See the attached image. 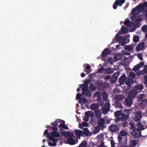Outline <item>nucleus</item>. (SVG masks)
<instances>
[{
	"instance_id": "864d4df0",
	"label": "nucleus",
	"mask_w": 147,
	"mask_h": 147,
	"mask_svg": "<svg viewBox=\"0 0 147 147\" xmlns=\"http://www.w3.org/2000/svg\"><path fill=\"white\" fill-rule=\"evenodd\" d=\"M82 94H81L78 93L76 96V98L79 100L81 98Z\"/></svg>"
},
{
	"instance_id": "cd10ccee",
	"label": "nucleus",
	"mask_w": 147,
	"mask_h": 147,
	"mask_svg": "<svg viewBox=\"0 0 147 147\" xmlns=\"http://www.w3.org/2000/svg\"><path fill=\"white\" fill-rule=\"evenodd\" d=\"M97 100L99 105L102 106L103 105L104 102L102 100L100 96H98V98Z\"/></svg>"
},
{
	"instance_id": "052dcab7",
	"label": "nucleus",
	"mask_w": 147,
	"mask_h": 147,
	"mask_svg": "<svg viewBox=\"0 0 147 147\" xmlns=\"http://www.w3.org/2000/svg\"><path fill=\"white\" fill-rule=\"evenodd\" d=\"M137 56L138 58L141 60L143 59L142 55V53L138 54H137Z\"/></svg>"
},
{
	"instance_id": "8fccbe9b",
	"label": "nucleus",
	"mask_w": 147,
	"mask_h": 147,
	"mask_svg": "<svg viewBox=\"0 0 147 147\" xmlns=\"http://www.w3.org/2000/svg\"><path fill=\"white\" fill-rule=\"evenodd\" d=\"M142 31L144 32H146L147 31V26L144 25L143 26L142 28Z\"/></svg>"
},
{
	"instance_id": "ddd939ff",
	"label": "nucleus",
	"mask_w": 147,
	"mask_h": 147,
	"mask_svg": "<svg viewBox=\"0 0 147 147\" xmlns=\"http://www.w3.org/2000/svg\"><path fill=\"white\" fill-rule=\"evenodd\" d=\"M133 99L129 97H126L125 99V103L128 106H130L132 103Z\"/></svg>"
},
{
	"instance_id": "c85d7f7f",
	"label": "nucleus",
	"mask_w": 147,
	"mask_h": 147,
	"mask_svg": "<svg viewBox=\"0 0 147 147\" xmlns=\"http://www.w3.org/2000/svg\"><path fill=\"white\" fill-rule=\"evenodd\" d=\"M132 81L133 80L131 79L128 77L127 80L125 82V84L127 85L128 86H130L131 85V83H132Z\"/></svg>"
},
{
	"instance_id": "5701e85b",
	"label": "nucleus",
	"mask_w": 147,
	"mask_h": 147,
	"mask_svg": "<svg viewBox=\"0 0 147 147\" xmlns=\"http://www.w3.org/2000/svg\"><path fill=\"white\" fill-rule=\"evenodd\" d=\"M142 9L138 7V5H137L136 7L133 8L132 10V12L134 14L136 13L137 11H139L140 12L142 11Z\"/></svg>"
},
{
	"instance_id": "2eb2a0df",
	"label": "nucleus",
	"mask_w": 147,
	"mask_h": 147,
	"mask_svg": "<svg viewBox=\"0 0 147 147\" xmlns=\"http://www.w3.org/2000/svg\"><path fill=\"white\" fill-rule=\"evenodd\" d=\"M125 98L124 95L122 94H117L115 96V99L117 101L121 100Z\"/></svg>"
},
{
	"instance_id": "dca6fc26",
	"label": "nucleus",
	"mask_w": 147,
	"mask_h": 147,
	"mask_svg": "<svg viewBox=\"0 0 147 147\" xmlns=\"http://www.w3.org/2000/svg\"><path fill=\"white\" fill-rule=\"evenodd\" d=\"M94 113L95 115L98 118H100L102 116V112L100 109L94 110Z\"/></svg>"
},
{
	"instance_id": "7ed1b4c3",
	"label": "nucleus",
	"mask_w": 147,
	"mask_h": 147,
	"mask_svg": "<svg viewBox=\"0 0 147 147\" xmlns=\"http://www.w3.org/2000/svg\"><path fill=\"white\" fill-rule=\"evenodd\" d=\"M142 112L140 111H136L135 113L134 120L136 122L139 121L142 117Z\"/></svg>"
},
{
	"instance_id": "7c9ffc66",
	"label": "nucleus",
	"mask_w": 147,
	"mask_h": 147,
	"mask_svg": "<svg viewBox=\"0 0 147 147\" xmlns=\"http://www.w3.org/2000/svg\"><path fill=\"white\" fill-rule=\"evenodd\" d=\"M85 69H86L87 70V71L85 70L84 71L86 72L87 74H89L91 71V68L90 66L89 65H86Z\"/></svg>"
},
{
	"instance_id": "338daca9",
	"label": "nucleus",
	"mask_w": 147,
	"mask_h": 147,
	"mask_svg": "<svg viewBox=\"0 0 147 147\" xmlns=\"http://www.w3.org/2000/svg\"><path fill=\"white\" fill-rule=\"evenodd\" d=\"M57 126H53L51 127V128L54 131H56L57 130L58 128L57 127Z\"/></svg>"
},
{
	"instance_id": "6ab92c4d",
	"label": "nucleus",
	"mask_w": 147,
	"mask_h": 147,
	"mask_svg": "<svg viewBox=\"0 0 147 147\" xmlns=\"http://www.w3.org/2000/svg\"><path fill=\"white\" fill-rule=\"evenodd\" d=\"M67 141L68 143L71 145H73L76 144L75 140L71 137L67 139Z\"/></svg>"
},
{
	"instance_id": "603ef678",
	"label": "nucleus",
	"mask_w": 147,
	"mask_h": 147,
	"mask_svg": "<svg viewBox=\"0 0 147 147\" xmlns=\"http://www.w3.org/2000/svg\"><path fill=\"white\" fill-rule=\"evenodd\" d=\"M117 118L116 119V121L117 122H119V121H123V118H122V117H117Z\"/></svg>"
},
{
	"instance_id": "ea45409f",
	"label": "nucleus",
	"mask_w": 147,
	"mask_h": 147,
	"mask_svg": "<svg viewBox=\"0 0 147 147\" xmlns=\"http://www.w3.org/2000/svg\"><path fill=\"white\" fill-rule=\"evenodd\" d=\"M140 38L138 36L135 35L134 36L133 38V41L135 42H137L139 41Z\"/></svg>"
},
{
	"instance_id": "f3484780",
	"label": "nucleus",
	"mask_w": 147,
	"mask_h": 147,
	"mask_svg": "<svg viewBox=\"0 0 147 147\" xmlns=\"http://www.w3.org/2000/svg\"><path fill=\"white\" fill-rule=\"evenodd\" d=\"M85 115L86 116L90 117H92L94 116V114L93 112L90 111H86L85 113Z\"/></svg>"
},
{
	"instance_id": "a211bd4d",
	"label": "nucleus",
	"mask_w": 147,
	"mask_h": 147,
	"mask_svg": "<svg viewBox=\"0 0 147 147\" xmlns=\"http://www.w3.org/2000/svg\"><path fill=\"white\" fill-rule=\"evenodd\" d=\"M90 108L92 110H96L99 108V105L97 103L92 104L90 105Z\"/></svg>"
},
{
	"instance_id": "6e6552de",
	"label": "nucleus",
	"mask_w": 147,
	"mask_h": 147,
	"mask_svg": "<svg viewBox=\"0 0 147 147\" xmlns=\"http://www.w3.org/2000/svg\"><path fill=\"white\" fill-rule=\"evenodd\" d=\"M133 136L135 138H138L141 135V132L140 129H137L134 130L133 133Z\"/></svg>"
},
{
	"instance_id": "1a4fd4ad",
	"label": "nucleus",
	"mask_w": 147,
	"mask_h": 147,
	"mask_svg": "<svg viewBox=\"0 0 147 147\" xmlns=\"http://www.w3.org/2000/svg\"><path fill=\"white\" fill-rule=\"evenodd\" d=\"M138 7L142 9L143 12L145 11L146 10L144 9V8L147 9V2L140 3L138 5Z\"/></svg>"
},
{
	"instance_id": "c9c22d12",
	"label": "nucleus",
	"mask_w": 147,
	"mask_h": 147,
	"mask_svg": "<svg viewBox=\"0 0 147 147\" xmlns=\"http://www.w3.org/2000/svg\"><path fill=\"white\" fill-rule=\"evenodd\" d=\"M115 105L117 108H119L120 109H122L123 107L121 103L118 101H116L115 102Z\"/></svg>"
},
{
	"instance_id": "f03ea898",
	"label": "nucleus",
	"mask_w": 147,
	"mask_h": 147,
	"mask_svg": "<svg viewBox=\"0 0 147 147\" xmlns=\"http://www.w3.org/2000/svg\"><path fill=\"white\" fill-rule=\"evenodd\" d=\"M125 0H116L113 5V8L114 9H116L118 5L121 6L124 3Z\"/></svg>"
},
{
	"instance_id": "b1692460",
	"label": "nucleus",
	"mask_w": 147,
	"mask_h": 147,
	"mask_svg": "<svg viewBox=\"0 0 147 147\" xmlns=\"http://www.w3.org/2000/svg\"><path fill=\"white\" fill-rule=\"evenodd\" d=\"M137 144V141L135 139L131 140L129 146L130 147H135Z\"/></svg>"
},
{
	"instance_id": "c756f323",
	"label": "nucleus",
	"mask_w": 147,
	"mask_h": 147,
	"mask_svg": "<svg viewBox=\"0 0 147 147\" xmlns=\"http://www.w3.org/2000/svg\"><path fill=\"white\" fill-rule=\"evenodd\" d=\"M88 102L87 100L84 96L82 97L80 100H79L78 102L80 103H81L83 102L84 103H86Z\"/></svg>"
},
{
	"instance_id": "f704fd0d",
	"label": "nucleus",
	"mask_w": 147,
	"mask_h": 147,
	"mask_svg": "<svg viewBox=\"0 0 147 147\" xmlns=\"http://www.w3.org/2000/svg\"><path fill=\"white\" fill-rule=\"evenodd\" d=\"M121 116L123 118V120L125 121L127 119L129 115H125L124 113H122Z\"/></svg>"
},
{
	"instance_id": "2f4dec72",
	"label": "nucleus",
	"mask_w": 147,
	"mask_h": 147,
	"mask_svg": "<svg viewBox=\"0 0 147 147\" xmlns=\"http://www.w3.org/2000/svg\"><path fill=\"white\" fill-rule=\"evenodd\" d=\"M145 95L144 94H140L138 95L137 98L139 101L143 100H144V98L145 97Z\"/></svg>"
},
{
	"instance_id": "0eeeda50",
	"label": "nucleus",
	"mask_w": 147,
	"mask_h": 147,
	"mask_svg": "<svg viewBox=\"0 0 147 147\" xmlns=\"http://www.w3.org/2000/svg\"><path fill=\"white\" fill-rule=\"evenodd\" d=\"M111 51L108 48L105 49L102 53V57L103 58L105 57L108 55L111 54Z\"/></svg>"
},
{
	"instance_id": "aec40b11",
	"label": "nucleus",
	"mask_w": 147,
	"mask_h": 147,
	"mask_svg": "<svg viewBox=\"0 0 147 147\" xmlns=\"http://www.w3.org/2000/svg\"><path fill=\"white\" fill-rule=\"evenodd\" d=\"M84 134H85V135L88 137L90 136L91 135V134L90 133V132L88 130V129L87 128H84L83 129Z\"/></svg>"
},
{
	"instance_id": "4c0bfd02",
	"label": "nucleus",
	"mask_w": 147,
	"mask_h": 147,
	"mask_svg": "<svg viewBox=\"0 0 147 147\" xmlns=\"http://www.w3.org/2000/svg\"><path fill=\"white\" fill-rule=\"evenodd\" d=\"M124 24L127 27H130L131 26V24L129 20H125L124 22Z\"/></svg>"
},
{
	"instance_id": "de8ad7c7",
	"label": "nucleus",
	"mask_w": 147,
	"mask_h": 147,
	"mask_svg": "<svg viewBox=\"0 0 147 147\" xmlns=\"http://www.w3.org/2000/svg\"><path fill=\"white\" fill-rule=\"evenodd\" d=\"M138 126L139 129L141 130H144L145 128H144V127L142 125L141 123H139L138 124Z\"/></svg>"
},
{
	"instance_id": "3c124183",
	"label": "nucleus",
	"mask_w": 147,
	"mask_h": 147,
	"mask_svg": "<svg viewBox=\"0 0 147 147\" xmlns=\"http://www.w3.org/2000/svg\"><path fill=\"white\" fill-rule=\"evenodd\" d=\"M91 81V80L90 79H86L84 82V84H83L88 86V84L90 83Z\"/></svg>"
},
{
	"instance_id": "f257e3e1",
	"label": "nucleus",
	"mask_w": 147,
	"mask_h": 147,
	"mask_svg": "<svg viewBox=\"0 0 147 147\" xmlns=\"http://www.w3.org/2000/svg\"><path fill=\"white\" fill-rule=\"evenodd\" d=\"M110 106L109 103L107 102L105 105L101 107V109L103 114L105 115L110 111Z\"/></svg>"
},
{
	"instance_id": "58836bf2",
	"label": "nucleus",
	"mask_w": 147,
	"mask_h": 147,
	"mask_svg": "<svg viewBox=\"0 0 147 147\" xmlns=\"http://www.w3.org/2000/svg\"><path fill=\"white\" fill-rule=\"evenodd\" d=\"M87 142L85 140L82 141L79 145V147H87Z\"/></svg>"
},
{
	"instance_id": "bf43d9fd",
	"label": "nucleus",
	"mask_w": 147,
	"mask_h": 147,
	"mask_svg": "<svg viewBox=\"0 0 147 147\" xmlns=\"http://www.w3.org/2000/svg\"><path fill=\"white\" fill-rule=\"evenodd\" d=\"M111 147H115V143L114 140H112L111 141Z\"/></svg>"
},
{
	"instance_id": "4d7b16f0",
	"label": "nucleus",
	"mask_w": 147,
	"mask_h": 147,
	"mask_svg": "<svg viewBox=\"0 0 147 147\" xmlns=\"http://www.w3.org/2000/svg\"><path fill=\"white\" fill-rule=\"evenodd\" d=\"M121 136H124L126 135V132L122 130L120 132Z\"/></svg>"
},
{
	"instance_id": "e2e57ef3",
	"label": "nucleus",
	"mask_w": 147,
	"mask_h": 147,
	"mask_svg": "<svg viewBox=\"0 0 147 147\" xmlns=\"http://www.w3.org/2000/svg\"><path fill=\"white\" fill-rule=\"evenodd\" d=\"M144 80L143 82L144 84H146L147 83V75L145 76L144 78Z\"/></svg>"
},
{
	"instance_id": "39448f33",
	"label": "nucleus",
	"mask_w": 147,
	"mask_h": 147,
	"mask_svg": "<svg viewBox=\"0 0 147 147\" xmlns=\"http://www.w3.org/2000/svg\"><path fill=\"white\" fill-rule=\"evenodd\" d=\"M138 93V91L136 90H131L129 93L128 97L133 99L136 98Z\"/></svg>"
},
{
	"instance_id": "e433bc0d",
	"label": "nucleus",
	"mask_w": 147,
	"mask_h": 147,
	"mask_svg": "<svg viewBox=\"0 0 147 147\" xmlns=\"http://www.w3.org/2000/svg\"><path fill=\"white\" fill-rule=\"evenodd\" d=\"M105 71L107 73L111 74L113 72V70L110 68L107 67L105 69Z\"/></svg>"
},
{
	"instance_id": "bb28decb",
	"label": "nucleus",
	"mask_w": 147,
	"mask_h": 147,
	"mask_svg": "<svg viewBox=\"0 0 147 147\" xmlns=\"http://www.w3.org/2000/svg\"><path fill=\"white\" fill-rule=\"evenodd\" d=\"M122 111V110H120L115 112L114 113L115 116L117 117H119L120 115L121 116V114L123 113Z\"/></svg>"
},
{
	"instance_id": "13d9d810",
	"label": "nucleus",
	"mask_w": 147,
	"mask_h": 147,
	"mask_svg": "<svg viewBox=\"0 0 147 147\" xmlns=\"http://www.w3.org/2000/svg\"><path fill=\"white\" fill-rule=\"evenodd\" d=\"M143 70L144 71V74H147V65H144Z\"/></svg>"
},
{
	"instance_id": "37998d69",
	"label": "nucleus",
	"mask_w": 147,
	"mask_h": 147,
	"mask_svg": "<svg viewBox=\"0 0 147 147\" xmlns=\"http://www.w3.org/2000/svg\"><path fill=\"white\" fill-rule=\"evenodd\" d=\"M121 29L122 31L124 33H126L128 31V29L127 28L125 27V26H123L121 28Z\"/></svg>"
},
{
	"instance_id": "a878e982",
	"label": "nucleus",
	"mask_w": 147,
	"mask_h": 147,
	"mask_svg": "<svg viewBox=\"0 0 147 147\" xmlns=\"http://www.w3.org/2000/svg\"><path fill=\"white\" fill-rule=\"evenodd\" d=\"M134 46H130L129 45H126L124 48L127 51L130 52H133V50L134 49L133 47Z\"/></svg>"
},
{
	"instance_id": "412c9836",
	"label": "nucleus",
	"mask_w": 147,
	"mask_h": 147,
	"mask_svg": "<svg viewBox=\"0 0 147 147\" xmlns=\"http://www.w3.org/2000/svg\"><path fill=\"white\" fill-rule=\"evenodd\" d=\"M79 86L80 88H82V92H84L86 90H88V86L84 84H80Z\"/></svg>"
},
{
	"instance_id": "20e7f679",
	"label": "nucleus",
	"mask_w": 147,
	"mask_h": 147,
	"mask_svg": "<svg viewBox=\"0 0 147 147\" xmlns=\"http://www.w3.org/2000/svg\"><path fill=\"white\" fill-rule=\"evenodd\" d=\"M105 119L103 118H100L98 121V126L100 127L102 130L106 128V126L105 125Z\"/></svg>"
},
{
	"instance_id": "69168bd1",
	"label": "nucleus",
	"mask_w": 147,
	"mask_h": 147,
	"mask_svg": "<svg viewBox=\"0 0 147 147\" xmlns=\"http://www.w3.org/2000/svg\"><path fill=\"white\" fill-rule=\"evenodd\" d=\"M119 73L118 72H116L115 73H114L113 74V76H115L117 79L119 76Z\"/></svg>"
},
{
	"instance_id": "6e6d98bb",
	"label": "nucleus",
	"mask_w": 147,
	"mask_h": 147,
	"mask_svg": "<svg viewBox=\"0 0 147 147\" xmlns=\"http://www.w3.org/2000/svg\"><path fill=\"white\" fill-rule=\"evenodd\" d=\"M123 111L124 113H126V115H129V113L130 111L129 109H125Z\"/></svg>"
},
{
	"instance_id": "393cba45",
	"label": "nucleus",
	"mask_w": 147,
	"mask_h": 147,
	"mask_svg": "<svg viewBox=\"0 0 147 147\" xmlns=\"http://www.w3.org/2000/svg\"><path fill=\"white\" fill-rule=\"evenodd\" d=\"M82 95H84L86 96L90 97L91 96L92 94L90 92L88 91V90H86L84 92H82Z\"/></svg>"
},
{
	"instance_id": "0e129e2a",
	"label": "nucleus",
	"mask_w": 147,
	"mask_h": 147,
	"mask_svg": "<svg viewBox=\"0 0 147 147\" xmlns=\"http://www.w3.org/2000/svg\"><path fill=\"white\" fill-rule=\"evenodd\" d=\"M103 99L104 100L106 101L107 99V95L106 94L105 95H102V96Z\"/></svg>"
},
{
	"instance_id": "72a5a7b5",
	"label": "nucleus",
	"mask_w": 147,
	"mask_h": 147,
	"mask_svg": "<svg viewBox=\"0 0 147 147\" xmlns=\"http://www.w3.org/2000/svg\"><path fill=\"white\" fill-rule=\"evenodd\" d=\"M100 127L98 125L95 127L93 132L94 134H96L98 133L100 130Z\"/></svg>"
},
{
	"instance_id": "4468645a",
	"label": "nucleus",
	"mask_w": 147,
	"mask_h": 147,
	"mask_svg": "<svg viewBox=\"0 0 147 147\" xmlns=\"http://www.w3.org/2000/svg\"><path fill=\"white\" fill-rule=\"evenodd\" d=\"M134 87L135 89V90L139 91H142L144 88V85L142 84H136L134 86Z\"/></svg>"
},
{
	"instance_id": "4be33fe9",
	"label": "nucleus",
	"mask_w": 147,
	"mask_h": 147,
	"mask_svg": "<svg viewBox=\"0 0 147 147\" xmlns=\"http://www.w3.org/2000/svg\"><path fill=\"white\" fill-rule=\"evenodd\" d=\"M50 137H60L61 136L59 133L56 131H53L51 132V136Z\"/></svg>"
},
{
	"instance_id": "473e14b6",
	"label": "nucleus",
	"mask_w": 147,
	"mask_h": 147,
	"mask_svg": "<svg viewBox=\"0 0 147 147\" xmlns=\"http://www.w3.org/2000/svg\"><path fill=\"white\" fill-rule=\"evenodd\" d=\"M89 89L91 91H93L96 89V87L94 86L93 84L91 83L89 85Z\"/></svg>"
},
{
	"instance_id": "5fc2aeb1",
	"label": "nucleus",
	"mask_w": 147,
	"mask_h": 147,
	"mask_svg": "<svg viewBox=\"0 0 147 147\" xmlns=\"http://www.w3.org/2000/svg\"><path fill=\"white\" fill-rule=\"evenodd\" d=\"M117 79L115 76H113V75H112L111 79V81L112 82H114Z\"/></svg>"
},
{
	"instance_id": "c03bdc74",
	"label": "nucleus",
	"mask_w": 147,
	"mask_h": 147,
	"mask_svg": "<svg viewBox=\"0 0 147 147\" xmlns=\"http://www.w3.org/2000/svg\"><path fill=\"white\" fill-rule=\"evenodd\" d=\"M125 38L124 37H123V38L122 39V40H120L119 42V43L121 44V46H123L125 45Z\"/></svg>"
},
{
	"instance_id": "79ce46f5",
	"label": "nucleus",
	"mask_w": 147,
	"mask_h": 147,
	"mask_svg": "<svg viewBox=\"0 0 147 147\" xmlns=\"http://www.w3.org/2000/svg\"><path fill=\"white\" fill-rule=\"evenodd\" d=\"M129 76L131 78L134 79L136 77V74L134 72L131 71L129 72Z\"/></svg>"
},
{
	"instance_id": "680f3d73",
	"label": "nucleus",
	"mask_w": 147,
	"mask_h": 147,
	"mask_svg": "<svg viewBox=\"0 0 147 147\" xmlns=\"http://www.w3.org/2000/svg\"><path fill=\"white\" fill-rule=\"evenodd\" d=\"M104 135V134L103 133H101L97 136V137H98L99 139H101L103 138Z\"/></svg>"
},
{
	"instance_id": "09e8293b",
	"label": "nucleus",
	"mask_w": 147,
	"mask_h": 147,
	"mask_svg": "<svg viewBox=\"0 0 147 147\" xmlns=\"http://www.w3.org/2000/svg\"><path fill=\"white\" fill-rule=\"evenodd\" d=\"M140 68V67L139 65L137 64L134 67L133 70V71H138Z\"/></svg>"
},
{
	"instance_id": "9d476101",
	"label": "nucleus",
	"mask_w": 147,
	"mask_h": 147,
	"mask_svg": "<svg viewBox=\"0 0 147 147\" xmlns=\"http://www.w3.org/2000/svg\"><path fill=\"white\" fill-rule=\"evenodd\" d=\"M127 79L126 77L125 74H123L120 77L119 79V82L121 85L123 84Z\"/></svg>"
},
{
	"instance_id": "774afa93",
	"label": "nucleus",
	"mask_w": 147,
	"mask_h": 147,
	"mask_svg": "<svg viewBox=\"0 0 147 147\" xmlns=\"http://www.w3.org/2000/svg\"><path fill=\"white\" fill-rule=\"evenodd\" d=\"M51 124L52 125L55 126H57L58 125L56 123V122L55 121L52 122Z\"/></svg>"
},
{
	"instance_id": "49530a36",
	"label": "nucleus",
	"mask_w": 147,
	"mask_h": 147,
	"mask_svg": "<svg viewBox=\"0 0 147 147\" xmlns=\"http://www.w3.org/2000/svg\"><path fill=\"white\" fill-rule=\"evenodd\" d=\"M49 139L51 140L54 143H56L57 142V140L54 137H50V136H47Z\"/></svg>"
},
{
	"instance_id": "423d86ee",
	"label": "nucleus",
	"mask_w": 147,
	"mask_h": 147,
	"mask_svg": "<svg viewBox=\"0 0 147 147\" xmlns=\"http://www.w3.org/2000/svg\"><path fill=\"white\" fill-rule=\"evenodd\" d=\"M119 129L118 126L116 125L112 124L110 125L109 127V129L110 131L112 132H115L117 131Z\"/></svg>"
},
{
	"instance_id": "a18cd8bd",
	"label": "nucleus",
	"mask_w": 147,
	"mask_h": 147,
	"mask_svg": "<svg viewBox=\"0 0 147 147\" xmlns=\"http://www.w3.org/2000/svg\"><path fill=\"white\" fill-rule=\"evenodd\" d=\"M123 37L121 36H115V41H120L121 40H122V39Z\"/></svg>"
},
{
	"instance_id": "9b49d317",
	"label": "nucleus",
	"mask_w": 147,
	"mask_h": 147,
	"mask_svg": "<svg viewBox=\"0 0 147 147\" xmlns=\"http://www.w3.org/2000/svg\"><path fill=\"white\" fill-rule=\"evenodd\" d=\"M145 44L144 42H140L136 47V49L137 51H140L144 49Z\"/></svg>"
},
{
	"instance_id": "f8f14e48",
	"label": "nucleus",
	"mask_w": 147,
	"mask_h": 147,
	"mask_svg": "<svg viewBox=\"0 0 147 147\" xmlns=\"http://www.w3.org/2000/svg\"><path fill=\"white\" fill-rule=\"evenodd\" d=\"M74 132L76 136L78 138H80L81 136H83L84 135L83 131L82 130L79 129L75 130Z\"/></svg>"
},
{
	"instance_id": "a19ab883",
	"label": "nucleus",
	"mask_w": 147,
	"mask_h": 147,
	"mask_svg": "<svg viewBox=\"0 0 147 147\" xmlns=\"http://www.w3.org/2000/svg\"><path fill=\"white\" fill-rule=\"evenodd\" d=\"M58 127L61 129V128H63L64 129H68L69 128L68 126L65 125L64 124H60L58 126Z\"/></svg>"
}]
</instances>
